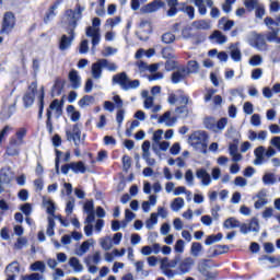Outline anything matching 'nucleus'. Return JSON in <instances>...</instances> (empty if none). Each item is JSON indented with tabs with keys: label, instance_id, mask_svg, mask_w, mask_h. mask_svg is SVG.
Here are the masks:
<instances>
[{
	"label": "nucleus",
	"instance_id": "a19ab883",
	"mask_svg": "<svg viewBox=\"0 0 280 280\" xmlns=\"http://www.w3.org/2000/svg\"><path fill=\"white\" fill-rule=\"evenodd\" d=\"M190 255L191 257H200L202 255V244L195 242L190 246Z\"/></svg>",
	"mask_w": 280,
	"mask_h": 280
},
{
	"label": "nucleus",
	"instance_id": "5fc2aeb1",
	"mask_svg": "<svg viewBox=\"0 0 280 280\" xmlns=\"http://www.w3.org/2000/svg\"><path fill=\"white\" fill-rule=\"evenodd\" d=\"M222 237V233H218L217 235H210L206 238L205 244L206 246H211L212 244L221 242Z\"/></svg>",
	"mask_w": 280,
	"mask_h": 280
},
{
	"label": "nucleus",
	"instance_id": "e2e57ef3",
	"mask_svg": "<svg viewBox=\"0 0 280 280\" xmlns=\"http://www.w3.org/2000/svg\"><path fill=\"white\" fill-rule=\"evenodd\" d=\"M119 23H121V18L120 16H116V18H110L107 19L105 22L106 27H117V25H119Z\"/></svg>",
	"mask_w": 280,
	"mask_h": 280
},
{
	"label": "nucleus",
	"instance_id": "473e14b6",
	"mask_svg": "<svg viewBox=\"0 0 280 280\" xmlns=\"http://www.w3.org/2000/svg\"><path fill=\"white\" fill-rule=\"evenodd\" d=\"M93 244H95V241L93 238L83 242L81 246L77 249V255H79V257H82V255L89 253V249L91 248V246H93Z\"/></svg>",
	"mask_w": 280,
	"mask_h": 280
},
{
	"label": "nucleus",
	"instance_id": "de8ad7c7",
	"mask_svg": "<svg viewBox=\"0 0 280 280\" xmlns=\"http://www.w3.org/2000/svg\"><path fill=\"white\" fill-rule=\"evenodd\" d=\"M98 60L103 69H107V71H117L118 67L115 62H110L107 59H98Z\"/></svg>",
	"mask_w": 280,
	"mask_h": 280
},
{
	"label": "nucleus",
	"instance_id": "37998d69",
	"mask_svg": "<svg viewBox=\"0 0 280 280\" xmlns=\"http://www.w3.org/2000/svg\"><path fill=\"white\" fill-rule=\"evenodd\" d=\"M249 67H261L264 65V57L261 55H254L248 60Z\"/></svg>",
	"mask_w": 280,
	"mask_h": 280
},
{
	"label": "nucleus",
	"instance_id": "6ab92c4d",
	"mask_svg": "<svg viewBox=\"0 0 280 280\" xmlns=\"http://www.w3.org/2000/svg\"><path fill=\"white\" fill-rule=\"evenodd\" d=\"M229 154L232 158L233 163H240V161L244 160V156L242 155V153H240V148L237 143H230Z\"/></svg>",
	"mask_w": 280,
	"mask_h": 280
},
{
	"label": "nucleus",
	"instance_id": "c03bdc74",
	"mask_svg": "<svg viewBox=\"0 0 280 280\" xmlns=\"http://www.w3.org/2000/svg\"><path fill=\"white\" fill-rule=\"evenodd\" d=\"M228 124H229V118H221L219 120H215L213 132H217V133L222 132L226 128Z\"/></svg>",
	"mask_w": 280,
	"mask_h": 280
},
{
	"label": "nucleus",
	"instance_id": "774afa93",
	"mask_svg": "<svg viewBox=\"0 0 280 280\" xmlns=\"http://www.w3.org/2000/svg\"><path fill=\"white\" fill-rule=\"evenodd\" d=\"M22 280H45V276L43 273H31L28 276H23Z\"/></svg>",
	"mask_w": 280,
	"mask_h": 280
},
{
	"label": "nucleus",
	"instance_id": "603ef678",
	"mask_svg": "<svg viewBox=\"0 0 280 280\" xmlns=\"http://www.w3.org/2000/svg\"><path fill=\"white\" fill-rule=\"evenodd\" d=\"M162 58H164L165 60H172V59L176 58V55L174 54V48L164 47L162 49Z\"/></svg>",
	"mask_w": 280,
	"mask_h": 280
},
{
	"label": "nucleus",
	"instance_id": "0e129e2a",
	"mask_svg": "<svg viewBox=\"0 0 280 280\" xmlns=\"http://www.w3.org/2000/svg\"><path fill=\"white\" fill-rule=\"evenodd\" d=\"M174 250L175 253H178V255H183V253H185V241L177 240L174 245Z\"/></svg>",
	"mask_w": 280,
	"mask_h": 280
},
{
	"label": "nucleus",
	"instance_id": "1a4fd4ad",
	"mask_svg": "<svg viewBox=\"0 0 280 280\" xmlns=\"http://www.w3.org/2000/svg\"><path fill=\"white\" fill-rule=\"evenodd\" d=\"M188 75L189 70H187V67L180 66L172 73L171 82L173 84H180V82H183Z\"/></svg>",
	"mask_w": 280,
	"mask_h": 280
},
{
	"label": "nucleus",
	"instance_id": "a211bd4d",
	"mask_svg": "<svg viewBox=\"0 0 280 280\" xmlns=\"http://www.w3.org/2000/svg\"><path fill=\"white\" fill-rule=\"evenodd\" d=\"M176 121H178V118H176V116H172V112H166L159 118V124H165L167 128L176 126Z\"/></svg>",
	"mask_w": 280,
	"mask_h": 280
},
{
	"label": "nucleus",
	"instance_id": "8fccbe9b",
	"mask_svg": "<svg viewBox=\"0 0 280 280\" xmlns=\"http://www.w3.org/2000/svg\"><path fill=\"white\" fill-rule=\"evenodd\" d=\"M161 139H163V129H159L156 131L153 132V144H152V150H154V152H156V144L161 143Z\"/></svg>",
	"mask_w": 280,
	"mask_h": 280
},
{
	"label": "nucleus",
	"instance_id": "4d7b16f0",
	"mask_svg": "<svg viewBox=\"0 0 280 280\" xmlns=\"http://www.w3.org/2000/svg\"><path fill=\"white\" fill-rule=\"evenodd\" d=\"M73 209H75V199L73 197H69L66 203V213L71 215L73 213Z\"/></svg>",
	"mask_w": 280,
	"mask_h": 280
},
{
	"label": "nucleus",
	"instance_id": "13d9d810",
	"mask_svg": "<svg viewBox=\"0 0 280 280\" xmlns=\"http://www.w3.org/2000/svg\"><path fill=\"white\" fill-rule=\"evenodd\" d=\"M137 218L135 212L130 211V209L125 210V221L122 222V229H126L127 222H132Z\"/></svg>",
	"mask_w": 280,
	"mask_h": 280
},
{
	"label": "nucleus",
	"instance_id": "423d86ee",
	"mask_svg": "<svg viewBox=\"0 0 280 280\" xmlns=\"http://www.w3.org/2000/svg\"><path fill=\"white\" fill-rule=\"evenodd\" d=\"M246 43L257 51H268V43H266V36L264 34L252 32L247 35Z\"/></svg>",
	"mask_w": 280,
	"mask_h": 280
},
{
	"label": "nucleus",
	"instance_id": "5701e85b",
	"mask_svg": "<svg viewBox=\"0 0 280 280\" xmlns=\"http://www.w3.org/2000/svg\"><path fill=\"white\" fill-rule=\"evenodd\" d=\"M13 178H14V173L12 172V168L4 167L1 170L0 183H3L4 185H10Z\"/></svg>",
	"mask_w": 280,
	"mask_h": 280
},
{
	"label": "nucleus",
	"instance_id": "a18cd8bd",
	"mask_svg": "<svg viewBox=\"0 0 280 280\" xmlns=\"http://www.w3.org/2000/svg\"><path fill=\"white\" fill-rule=\"evenodd\" d=\"M192 27L196 30H211V23L207 20H199L192 23Z\"/></svg>",
	"mask_w": 280,
	"mask_h": 280
},
{
	"label": "nucleus",
	"instance_id": "f03ea898",
	"mask_svg": "<svg viewBox=\"0 0 280 280\" xmlns=\"http://www.w3.org/2000/svg\"><path fill=\"white\" fill-rule=\"evenodd\" d=\"M37 97L39 103V119L43 117V110L45 108V88L40 86L38 90V84L36 82H32L28 86L27 92L23 96L24 106L30 108L34 104V100Z\"/></svg>",
	"mask_w": 280,
	"mask_h": 280
},
{
	"label": "nucleus",
	"instance_id": "bb28decb",
	"mask_svg": "<svg viewBox=\"0 0 280 280\" xmlns=\"http://www.w3.org/2000/svg\"><path fill=\"white\" fill-rule=\"evenodd\" d=\"M210 40L217 43V45H225V43H228L229 40V37H226V35H224V33H222L221 31H214L210 35Z\"/></svg>",
	"mask_w": 280,
	"mask_h": 280
},
{
	"label": "nucleus",
	"instance_id": "09e8293b",
	"mask_svg": "<svg viewBox=\"0 0 280 280\" xmlns=\"http://www.w3.org/2000/svg\"><path fill=\"white\" fill-rule=\"evenodd\" d=\"M224 229H240V221L235 218H229L223 223Z\"/></svg>",
	"mask_w": 280,
	"mask_h": 280
},
{
	"label": "nucleus",
	"instance_id": "ea45409f",
	"mask_svg": "<svg viewBox=\"0 0 280 280\" xmlns=\"http://www.w3.org/2000/svg\"><path fill=\"white\" fill-rule=\"evenodd\" d=\"M67 113L69 115V117L71 118V121H80V112L75 109V107L73 105H69L67 107Z\"/></svg>",
	"mask_w": 280,
	"mask_h": 280
},
{
	"label": "nucleus",
	"instance_id": "c85d7f7f",
	"mask_svg": "<svg viewBox=\"0 0 280 280\" xmlns=\"http://www.w3.org/2000/svg\"><path fill=\"white\" fill-rule=\"evenodd\" d=\"M102 69L104 68L102 67L100 59L96 62L92 63L91 73L94 80L102 79Z\"/></svg>",
	"mask_w": 280,
	"mask_h": 280
},
{
	"label": "nucleus",
	"instance_id": "39448f33",
	"mask_svg": "<svg viewBox=\"0 0 280 280\" xmlns=\"http://www.w3.org/2000/svg\"><path fill=\"white\" fill-rule=\"evenodd\" d=\"M113 84H119L122 91H130L132 89H139L140 82L139 80H130L126 72H120L113 77Z\"/></svg>",
	"mask_w": 280,
	"mask_h": 280
},
{
	"label": "nucleus",
	"instance_id": "69168bd1",
	"mask_svg": "<svg viewBox=\"0 0 280 280\" xmlns=\"http://www.w3.org/2000/svg\"><path fill=\"white\" fill-rule=\"evenodd\" d=\"M176 40V35L173 33H164L162 35V42L165 43V45H170Z\"/></svg>",
	"mask_w": 280,
	"mask_h": 280
},
{
	"label": "nucleus",
	"instance_id": "f8f14e48",
	"mask_svg": "<svg viewBox=\"0 0 280 280\" xmlns=\"http://www.w3.org/2000/svg\"><path fill=\"white\" fill-rule=\"evenodd\" d=\"M21 144L20 142H16L15 140H12V138L9 139V143L5 149V154L8 156H19L21 154Z\"/></svg>",
	"mask_w": 280,
	"mask_h": 280
},
{
	"label": "nucleus",
	"instance_id": "864d4df0",
	"mask_svg": "<svg viewBox=\"0 0 280 280\" xmlns=\"http://www.w3.org/2000/svg\"><path fill=\"white\" fill-rule=\"evenodd\" d=\"M91 104H95V97L93 96H84L79 101L80 108H86V106H91Z\"/></svg>",
	"mask_w": 280,
	"mask_h": 280
},
{
	"label": "nucleus",
	"instance_id": "2f4dec72",
	"mask_svg": "<svg viewBox=\"0 0 280 280\" xmlns=\"http://www.w3.org/2000/svg\"><path fill=\"white\" fill-rule=\"evenodd\" d=\"M19 272H21V267H19V264L16 261L11 262L5 268L7 277H16Z\"/></svg>",
	"mask_w": 280,
	"mask_h": 280
},
{
	"label": "nucleus",
	"instance_id": "72a5a7b5",
	"mask_svg": "<svg viewBox=\"0 0 280 280\" xmlns=\"http://www.w3.org/2000/svg\"><path fill=\"white\" fill-rule=\"evenodd\" d=\"M178 0H167V8L166 16H176L178 14Z\"/></svg>",
	"mask_w": 280,
	"mask_h": 280
},
{
	"label": "nucleus",
	"instance_id": "bf43d9fd",
	"mask_svg": "<svg viewBox=\"0 0 280 280\" xmlns=\"http://www.w3.org/2000/svg\"><path fill=\"white\" fill-rule=\"evenodd\" d=\"M262 183H264V185H275V183H277V179L275 178V174L266 173L262 176Z\"/></svg>",
	"mask_w": 280,
	"mask_h": 280
},
{
	"label": "nucleus",
	"instance_id": "f3484780",
	"mask_svg": "<svg viewBox=\"0 0 280 280\" xmlns=\"http://www.w3.org/2000/svg\"><path fill=\"white\" fill-rule=\"evenodd\" d=\"M163 7V1L161 0H154L147 5L141 8V12L143 14H152V12H159L161 8Z\"/></svg>",
	"mask_w": 280,
	"mask_h": 280
},
{
	"label": "nucleus",
	"instance_id": "f257e3e1",
	"mask_svg": "<svg viewBox=\"0 0 280 280\" xmlns=\"http://www.w3.org/2000/svg\"><path fill=\"white\" fill-rule=\"evenodd\" d=\"M84 10H86L84 7L77 4L74 11L71 9L66 11L61 24L68 35H62L59 40L60 51H67L73 40H75V28L78 27V21L82 19V12H84Z\"/></svg>",
	"mask_w": 280,
	"mask_h": 280
},
{
	"label": "nucleus",
	"instance_id": "9d476101",
	"mask_svg": "<svg viewBox=\"0 0 280 280\" xmlns=\"http://www.w3.org/2000/svg\"><path fill=\"white\" fill-rule=\"evenodd\" d=\"M255 200L254 207L255 209H261L268 205V190L266 188L260 189L254 197Z\"/></svg>",
	"mask_w": 280,
	"mask_h": 280
},
{
	"label": "nucleus",
	"instance_id": "6e6d98bb",
	"mask_svg": "<svg viewBox=\"0 0 280 280\" xmlns=\"http://www.w3.org/2000/svg\"><path fill=\"white\" fill-rule=\"evenodd\" d=\"M12 130H14L12 128V126L7 125L4 126V128L0 131V145L1 143H3V141H5V138L9 137L10 132H12Z\"/></svg>",
	"mask_w": 280,
	"mask_h": 280
},
{
	"label": "nucleus",
	"instance_id": "052dcab7",
	"mask_svg": "<svg viewBox=\"0 0 280 280\" xmlns=\"http://www.w3.org/2000/svg\"><path fill=\"white\" fill-rule=\"evenodd\" d=\"M188 74L189 73H198L200 71V65H198V61H188V68H187Z\"/></svg>",
	"mask_w": 280,
	"mask_h": 280
},
{
	"label": "nucleus",
	"instance_id": "7ed1b4c3",
	"mask_svg": "<svg viewBox=\"0 0 280 280\" xmlns=\"http://www.w3.org/2000/svg\"><path fill=\"white\" fill-rule=\"evenodd\" d=\"M102 25V20L100 18H94L92 20V26H88L85 30V36L92 39V52L95 54V47L100 45L102 40V33L100 26Z\"/></svg>",
	"mask_w": 280,
	"mask_h": 280
},
{
	"label": "nucleus",
	"instance_id": "338daca9",
	"mask_svg": "<svg viewBox=\"0 0 280 280\" xmlns=\"http://www.w3.org/2000/svg\"><path fill=\"white\" fill-rule=\"evenodd\" d=\"M176 115H178L179 117H187V115H189V109H187V106L183 105V106H178L175 109Z\"/></svg>",
	"mask_w": 280,
	"mask_h": 280
},
{
	"label": "nucleus",
	"instance_id": "2eb2a0df",
	"mask_svg": "<svg viewBox=\"0 0 280 280\" xmlns=\"http://www.w3.org/2000/svg\"><path fill=\"white\" fill-rule=\"evenodd\" d=\"M167 102L171 105L182 104L184 106H187V104H189V96L185 94L176 95L172 93L168 95Z\"/></svg>",
	"mask_w": 280,
	"mask_h": 280
},
{
	"label": "nucleus",
	"instance_id": "4be33fe9",
	"mask_svg": "<svg viewBox=\"0 0 280 280\" xmlns=\"http://www.w3.org/2000/svg\"><path fill=\"white\" fill-rule=\"evenodd\" d=\"M47 113H50V116L54 114L58 119V117L62 115V105L60 104V101L54 100L47 108Z\"/></svg>",
	"mask_w": 280,
	"mask_h": 280
},
{
	"label": "nucleus",
	"instance_id": "4468645a",
	"mask_svg": "<svg viewBox=\"0 0 280 280\" xmlns=\"http://www.w3.org/2000/svg\"><path fill=\"white\" fill-rule=\"evenodd\" d=\"M68 79H69L71 89L78 90L80 89V86H82V77H80V73L78 72V70L75 69L70 70L68 74Z\"/></svg>",
	"mask_w": 280,
	"mask_h": 280
},
{
	"label": "nucleus",
	"instance_id": "c9c22d12",
	"mask_svg": "<svg viewBox=\"0 0 280 280\" xmlns=\"http://www.w3.org/2000/svg\"><path fill=\"white\" fill-rule=\"evenodd\" d=\"M141 95L144 100L143 107L147 110H150V108H152V106L154 105V97L150 96V92H148V90L142 91Z\"/></svg>",
	"mask_w": 280,
	"mask_h": 280
},
{
	"label": "nucleus",
	"instance_id": "aec40b11",
	"mask_svg": "<svg viewBox=\"0 0 280 280\" xmlns=\"http://www.w3.org/2000/svg\"><path fill=\"white\" fill-rule=\"evenodd\" d=\"M27 137V128L21 127L15 130L14 136L11 139L21 145H25V138Z\"/></svg>",
	"mask_w": 280,
	"mask_h": 280
},
{
	"label": "nucleus",
	"instance_id": "20e7f679",
	"mask_svg": "<svg viewBox=\"0 0 280 280\" xmlns=\"http://www.w3.org/2000/svg\"><path fill=\"white\" fill-rule=\"evenodd\" d=\"M207 132L205 131H195L189 136L188 143L196 150L197 152H201L205 154L207 152V141H208Z\"/></svg>",
	"mask_w": 280,
	"mask_h": 280
},
{
	"label": "nucleus",
	"instance_id": "ddd939ff",
	"mask_svg": "<svg viewBox=\"0 0 280 280\" xmlns=\"http://www.w3.org/2000/svg\"><path fill=\"white\" fill-rule=\"evenodd\" d=\"M67 140L74 141V145H80L82 141V132L80 130V126L74 125L72 131H67Z\"/></svg>",
	"mask_w": 280,
	"mask_h": 280
},
{
	"label": "nucleus",
	"instance_id": "393cba45",
	"mask_svg": "<svg viewBox=\"0 0 280 280\" xmlns=\"http://www.w3.org/2000/svg\"><path fill=\"white\" fill-rule=\"evenodd\" d=\"M179 261H180V257H175L172 260H170V258L165 257L161 260L160 268H161V270H167L170 268H176V266H178Z\"/></svg>",
	"mask_w": 280,
	"mask_h": 280
},
{
	"label": "nucleus",
	"instance_id": "58836bf2",
	"mask_svg": "<svg viewBox=\"0 0 280 280\" xmlns=\"http://www.w3.org/2000/svg\"><path fill=\"white\" fill-rule=\"evenodd\" d=\"M159 224V217L156 213H151L150 218L145 221V228L149 231H152V229H154V226H156Z\"/></svg>",
	"mask_w": 280,
	"mask_h": 280
},
{
	"label": "nucleus",
	"instance_id": "4c0bfd02",
	"mask_svg": "<svg viewBox=\"0 0 280 280\" xmlns=\"http://www.w3.org/2000/svg\"><path fill=\"white\" fill-rule=\"evenodd\" d=\"M183 207H185V199H183L180 197L175 198L171 203V209L175 213H178V211H180V209H183Z\"/></svg>",
	"mask_w": 280,
	"mask_h": 280
},
{
	"label": "nucleus",
	"instance_id": "412c9836",
	"mask_svg": "<svg viewBox=\"0 0 280 280\" xmlns=\"http://www.w3.org/2000/svg\"><path fill=\"white\" fill-rule=\"evenodd\" d=\"M195 5L198 8L199 14L205 16L207 14V7L213 8V0H195Z\"/></svg>",
	"mask_w": 280,
	"mask_h": 280
},
{
	"label": "nucleus",
	"instance_id": "0eeeda50",
	"mask_svg": "<svg viewBox=\"0 0 280 280\" xmlns=\"http://www.w3.org/2000/svg\"><path fill=\"white\" fill-rule=\"evenodd\" d=\"M121 240H124V234L120 232L114 234L112 237L110 235H106L98 240V244L103 250H110L113 246H119L121 244Z\"/></svg>",
	"mask_w": 280,
	"mask_h": 280
},
{
	"label": "nucleus",
	"instance_id": "79ce46f5",
	"mask_svg": "<svg viewBox=\"0 0 280 280\" xmlns=\"http://www.w3.org/2000/svg\"><path fill=\"white\" fill-rule=\"evenodd\" d=\"M69 266L72 267L74 272H82V270H84V266H82L80 264V259L75 258V257H71L69 259Z\"/></svg>",
	"mask_w": 280,
	"mask_h": 280
},
{
	"label": "nucleus",
	"instance_id": "49530a36",
	"mask_svg": "<svg viewBox=\"0 0 280 280\" xmlns=\"http://www.w3.org/2000/svg\"><path fill=\"white\" fill-rule=\"evenodd\" d=\"M46 266L43 261L38 260L31 265L32 272H40V275H45Z\"/></svg>",
	"mask_w": 280,
	"mask_h": 280
},
{
	"label": "nucleus",
	"instance_id": "a878e982",
	"mask_svg": "<svg viewBox=\"0 0 280 280\" xmlns=\"http://www.w3.org/2000/svg\"><path fill=\"white\" fill-rule=\"evenodd\" d=\"M196 176L201 179V185H203V187H209V185H211V175L207 173V170H197Z\"/></svg>",
	"mask_w": 280,
	"mask_h": 280
},
{
	"label": "nucleus",
	"instance_id": "cd10ccee",
	"mask_svg": "<svg viewBox=\"0 0 280 280\" xmlns=\"http://www.w3.org/2000/svg\"><path fill=\"white\" fill-rule=\"evenodd\" d=\"M270 32L266 34V38L268 43H276L277 45H280V37H279V28H272L269 26Z\"/></svg>",
	"mask_w": 280,
	"mask_h": 280
},
{
	"label": "nucleus",
	"instance_id": "dca6fc26",
	"mask_svg": "<svg viewBox=\"0 0 280 280\" xmlns=\"http://www.w3.org/2000/svg\"><path fill=\"white\" fill-rule=\"evenodd\" d=\"M195 265L196 260H194V258L186 257L179 262L178 271L180 272V275H187L191 270V267Z\"/></svg>",
	"mask_w": 280,
	"mask_h": 280
},
{
	"label": "nucleus",
	"instance_id": "6e6552de",
	"mask_svg": "<svg viewBox=\"0 0 280 280\" xmlns=\"http://www.w3.org/2000/svg\"><path fill=\"white\" fill-rule=\"evenodd\" d=\"M15 25L16 18L14 16V14L12 12L4 13L0 34H10V32L14 30Z\"/></svg>",
	"mask_w": 280,
	"mask_h": 280
},
{
	"label": "nucleus",
	"instance_id": "9b49d317",
	"mask_svg": "<svg viewBox=\"0 0 280 280\" xmlns=\"http://www.w3.org/2000/svg\"><path fill=\"white\" fill-rule=\"evenodd\" d=\"M21 144L20 142H16L15 140H12V138L9 139V143L5 149V154L8 156H19L21 154Z\"/></svg>",
	"mask_w": 280,
	"mask_h": 280
},
{
	"label": "nucleus",
	"instance_id": "e433bc0d",
	"mask_svg": "<svg viewBox=\"0 0 280 280\" xmlns=\"http://www.w3.org/2000/svg\"><path fill=\"white\" fill-rule=\"evenodd\" d=\"M43 207H45L49 215H54V213H56V206L50 198L43 197Z\"/></svg>",
	"mask_w": 280,
	"mask_h": 280
},
{
	"label": "nucleus",
	"instance_id": "c756f323",
	"mask_svg": "<svg viewBox=\"0 0 280 280\" xmlns=\"http://www.w3.org/2000/svg\"><path fill=\"white\" fill-rule=\"evenodd\" d=\"M230 55L234 62H242V50L237 47V44H232L230 46Z\"/></svg>",
	"mask_w": 280,
	"mask_h": 280
},
{
	"label": "nucleus",
	"instance_id": "b1692460",
	"mask_svg": "<svg viewBox=\"0 0 280 280\" xmlns=\"http://www.w3.org/2000/svg\"><path fill=\"white\" fill-rule=\"evenodd\" d=\"M255 160H254V165H264L265 158L266 156V148L264 147H258L254 151Z\"/></svg>",
	"mask_w": 280,
	"mask_h": 280
},
{
	"label": "nucleus",
	"instance_id": "680f3d73",
	"mask_svg": "<svg viewBox=\"0 0 280 280\" xmlns=\"http://www.w3.org/2000/svg\"><path fill=\"white\" fill-rule=\"evenodd\" d=\"M215 118L213 117H208L203 120L205 124V128H207V130H211L212 132H214V128H215Z\"/></svg>",
	"mask_w": 280,
	"mask_h": 280
},
{
	"label": "nucleus",
	"instance_id": "7c9ffc66",
	"mask_svg": "<svg viewBox=\"0 0 280 280\" xmlns=\"http://www.w3.org/2000/svg\"><path fill=\"white\" fill-rule=\"evenodd\" d=\"M235 26V22L232 20H229L226 18H221L219 20V27L220 30H223V32H231L233 27Z\"/></svg>",
	"mask_w": 280,
	"mask_h": 280
},
{
	"label": "nucleus",
	"instance_id": "3c124183",
	"mask_svg": "<svg viewBox=\"0 0 280 280\" xmlns=\"http://www.w3.org/2000/svg\"><path fill=\"white\" fill-rule=\"evenodd\" d=\"M56 10H58V4H54L49 8V10L46 13V16L44 18L45 23L54 21V19L56 18Z\"/></svg>",
	"mask_w": 280,
	"mask_h": 280
},
{
	"label": "nucleus",
	"instance_id": "f704fd0d",
	"mask_svg": "<svg viewBox=\"0 0 280 280\" xmlns=\"http://www.w3.org/2000/svg\"><path fill=\"white\" fill-rule=\"evenodd\" d=\"M70 167L73 174H86V165L82 161L70 163Z\"/></svg>",
	"mask_w": 280,
	"mask_h": 280
}]
</instances>
